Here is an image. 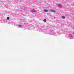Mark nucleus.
<instances>
[{"mask_svg": "<svg viewBox=\"0 0 74 74\" xmlns=\"http://www.w3.org/2000/svg\"><path fill=\"white\" fill-rule=\"evenodd\" d=\"M31 11L33 12H36V10H31Z\"/></svg>", "mask_w": 74, "mask_h": 74, "instance_id": "1", "label": "nucleus"}, {"mask_svg": "<svg viewBox=\"0 0 74 74\" xmlns=\"http://www.w3.org/2000/svg\"><path fill=\"white\" fill-rule=\"evenodd\" d=\"M58 6L59 7H61L62 6V5H61L60 4H58Z\"/></svg>", "mask_w": 74, "mask_h": 74, "instance_id": "2", "label": "nucleus"}, {"mask_svg": "<svg viewBox=\"0 0 74 74\" xmlns=\"http://www.w3.org/2000/svg\"><path fill=\"white\" fill-rule=\"evenodd\" d=\"M50 11L51 12H56L53 10H51Z\"/></svg>", "mask_w": 74, "mask_h": 74, "instance_id": "3", "label": "nucleus"}, {"mask_svg": "<svg viewBox=\"0 0 74 74\" xmlns=\"http://www.w3.org/2000/svg\"><path fill=\"white\" fill-rule=\"evenodd\" d=\"M43 22H47V20H46V19H44L43 20Z\"/></svg>", "mask_w": 74, "mask_h": 74, "instance_id": "4", "label": "nucleus"}, {"mask_svg": "<svg viewBox=\"0 0 74 74\" xmlns=\"http://www.w3.org/2000/svg\"><path fill=\"white\" fill-rule=\"evenodd\" d=\"M44 11L45 12H48V10H45Z\"/></svg>", "mask_w": 74, "mask_h": 74, "instance_id": "5", "label": "nucleus"}, {"mask_svg": "<svg viewBox=\"0 0 74 74\" xmlns=\"http://www.w3.org/2000/svg\"><path fill=\"white\" fill-rule=\"evenodd\" d=\"M62 18L63 19H65V17L64 16H62Z\"/></svg>", "mask_w": 74, "mask_h": 74, "instance_id": "6", "label": "nucleus"}, {"mask_svg": "<svg viewBox=\"0 0 74 74\" xmlns=\"http://www.w3.org/2000/svg\"><path fill=\"white\" fill-rule=\"evenodd\" d=\"M7 20H9V19H10V18H9V17H7Z\"/></svg>", "mask_w": 74, "mask_h": 74, "instance_id": "7", "label": "nucleus"}, {"mask_svg": "<svg viewBox=\"0 0 74 74\" xmlns=\"http://www.w3.org/2000/svg\"><path fill=\"white\" fill-rule=\"evenodd\" d=\"M69 36H70L71 37H73V36L71 35H69Z\"/></svg>", "mask_w": 74, "mask_h": 74, "instance_id": "8", "label": "nucleus"}, {"mask_svg": "<svg viewBox=\"0 0 74 74\" xmlns=\"http://www.w3.org/2000/svg\"><path fill=\"white\" fill-rule=\"evenodd\" d=\"M18 26H19V27H21V26H22L21 25H19Z\"/></svg>", "mask_w": 74, "mask_h": 74, "instance_id": "9", "label": "nucleus"}, {"mask_svg": "<svg viewBox=\"0 0 74 74\" xmlns=\"http://www.w3.org/2000/svg\"><path fill=\"white\" fill-rule=\"evenodd\" d=\"M73 34H74V33H73Z\"/></svg>", "mask_w": 74, "mask_h": 74, "instance_id": "10", "label": "nucleus"}, {"mask_svg": "<svg viewBox=\"0 0 74 74\" xmlns=\"http://www.w3.org/2000/svg\"><path fill=\"white\" fill-rule=\"evenodd\" d=\"M73 28L74 29V28Z\"/></svg>", "mask_w": 74, "mask_h": 74, "instance_id": "11", "label": "nucleus"}]
</instances>
